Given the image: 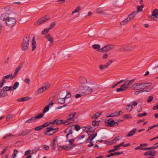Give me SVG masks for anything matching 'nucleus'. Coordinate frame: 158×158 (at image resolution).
Masks as SVG:
<instances>
[{"instance_id":"1","label":"nucleus","mask_w":158,"mask_h":158,"mask_svg":"<svg viewBox=\"0 0 158 158\" xmlns=\"http://www.w3.org/2000/svg\"><path fill=\"white\" fill-rule=\"evenodd\" d=\"M78 90L80 94H82L83 95L87 94H90L93 92V89L89 86L84 85L80 86Z\"/></svg>"},{"instance_id":"2","label":"nucleus","mask_w":158,"mask_h":158,"mask_svg":"<svg viewBox=\"0 0 158 158\" xmlns=\"http://www.w3.org/2000/svg\"><path fill=\"white\" fill-rule=\"evenodd\" d=\"M30 37L28 34H25L24 35L21 44L22 49H27L29 48Z\"/></svg>"},{"instance_id":"3","label":"nucleus","mask_w":158,"mask_h":158,"mask_svg":"<svg viewBox=\"0 0 158 158\" xmlns=\"http://www.w3.org/2000/svg\"><path fill=\"white\" fill-rule=\"evenodd\" d=\"M97 135V133H95V134H91L90 136L85 141L86 143H89L87 145V146L90 147L93 146L94 144L92 140Z\"/></svg>"},{"instance_id":"4","label":"nucleus","mask_w":158,"mask_h":158,"mask_svg":"<svg viewBox=\"0 0 158 158\" xmlns=\"http://www.w3.org/2000/svg\"><path fill=\"white\" fill-rule=\"evenodd\" d=\"M16 20L15 18H9L6 23V25L10 27H13L16 24Z\"/></svg>"},{"instance_id":"5","label":"nucleus","mask_w":158,"mask_h":158,"mask_svg":"<svg viewBox=\"0 0 158 158\" xmlns=\"http://www.w3.org/2000/svg\"><path fill=\"white\" fill-rule=\"evenodd\" d=\"M96 12L97 13L100 14L104 15H109V14L106 12V10L104 7L102 6L96 9Z\"/></svg>"},{"instance_id":"6","label":"nucleus","mask_w":158,"mask_h":158,"mask_svg":"<svg viewBox=\"0 0 158 158\" xmlns=\"http://www.w3.org/2000/svg\"><path fill=\"white\" fill-rule=\"evenodd\" d=\"M131 88L133 90L143 89V84L142 83H134L131 86Z\"/></svg>"},{"instance_id":"7","label":"nucleus","mask_w":158,"mask_h":158,"mask_svg":"<svg viewBox=\"0 0 158 158\" xmlns=\"http://www.w3.org/2000/svg\"><path fill=\"white\" fill-rule=\"evenodd\" d=\"M41 118L40 116L38 114L36 116L31 118L25 122V123H27L29 124L31 123L35 122L37 119Z\"/></svg>"},{"instance_id":"8","label":"nucleus","mask_w":158,"mask_h":158,"mask_svg":"<svg viewBox=\"0 0 158 158\" xmlns=\"http://www.w3.org/2000/svg\"><path fill=\"white\" fill-rule=\"evenodd\" d=\"M134 79H132L130 80H127L125 81V83L122 85L126 89L128 88V86H129L132 84L135 81Z\"/></svg>"},{"instance_id":"9","label":"nucleus","mask_w":158,"mask_h":158,"mask_svg":"<svg viewBox=\"0 0 158 158\" xmlns=\"http://www.w3.org/2000/svg\"><path fill=\"white\" fill-rule=\"evenodd\" d=\"M117 48L115 47V46L112 44H109L105 46L104 47L100 48L98 49H112Z\"/></svg>"},{"instance_id":"10","label":"nucleus","mask_w":158,"mask_h":158,"mask_svg":"<svg viewBox=\"0 0 158 158\" xmlns=\"http://www.w3.org/2000/svg\"><path fill=\"white\" fill-rule=\"evenodd\" d=\"M106 124L108 126L113 127L114 126V121L112 118L109 119L107 121Z\"/></svg>"},{"instance_id":"11","label":"nucleus","mask_w":158,"mask_h":158,"mask_svg":"<svg viewBox=\"0 0 158 158\" xmlns=\"http://www.w3.org/2000/svg\"><path fill=\"white\" fill-rule=\"evenodd\" d=\"M8 14L7 13H4L2 14L0 17V19L2 21H6V23L8 19H9Z\"/></svg>"},{"instance_id":"12","label":"nucleus","mask_w":158,"mask_h":158,"mask_svg":"<svg viewBox=\"0 0 158 158\" xmlns=\"http://www.w3.org/2000/svg\"><path fill=\"white\" fill-rule=\"evenodd\" d=\"M31 131V130H25L23 131L19 135V136H23L30 133Z\"/></svg>"},{"instance_id":"13","label":"nucleus","mask_w":158,"mask_h":158,"mask_svg":"<svg viewBox=\"0 0 158 158\" xmlns=\"http://www.w3.org/2000/svg\"><path fill=\"white\" fill-rule=\"evenodd\" d=\"M156 153L155 151H150L145 152L144 154V155L147 156H155Z\"/></svg>"},{"instance_id":"14","label":"nucleus","mask_w":158,"mask_h":158,"mask_svg":"<svg viewBox=\"0 0 158 158\" xmlns=\"http://www.w3.org/2000/svg\"><path fill=\"white\" fill-rule=\"evenodd\" d=\"M58 137L56 136L54 138L53 143H52V148L55 150L57 146L58 141H57Z\"/></svg>"},{"instance_id":"15","label":"nucleus","mask_w":158,"mask_h":158,"mask_svg":"<svg viewBox=\"0 0 158 158\" xmlns=\"http://www.w3.org/2000/svg\"><path fill=\"white\" fill-rule=\"evenodd\" d=\"M49 109V106H47L44 108L43 111V113L39 114V115L40 116L41 118H42L44 116V113L46 112H47L48 111Z\"/></svg>"},{"instance_id":"16","label":"nucleus","mask_w":158,"mask_h":158,"mask_svg":"<svg viewBox=\"0 0 158 158\" xmlns=\"http://www.w3.org/2000/svg\"><path fill=\"white\" fill-rule=\"evenodd\" d=\"M137 13V12L136 11H133L128 15L127 18L130 21L131 19H133L135 16L136 15Z\"/></svg>"},{"instance_id":"17","label":"nucleus","mask_w":158,"mask_h":158,"mask_svg":"<svg viewBox=\"0 0 158 158\" xmlns=\"http://www.w3.org/2000/svg\"><path fill=\"white\" fill-rule=\"evenodd\" d=\"M14 77H14L13 74L11 73L8 75L4 76L3 77V79H8L10 78V80H12Z\"/></svg>"},{"instance_id":"18","label":"nucleus","mask_w":158,"mask_h":158,"mask_svg":"<svg viewBox=\"0 0 158 158\" xmlns=\"http://www.w3.org/2000/svg\"><path fill=\"white\" fill-rule=\"evenodd\" d=\"M22 67V65L20 64L16 68V69L15 72L13 74L14 77H15L17 75L19 72L20 70V69Z\"/></svg>"},{"instance_id":"19","label":"nucleus","mask_w":158,"mask_h":158,"mask_svg":"<svg viewBox=\"0 0 158 158\" xmlns=\"http://www.w3.org/2000/svg\"><path fill=\"white\" fill-rule=\"evenodd\" d=\"M46 38L50 42V44H52L54 42L52 36L49 34H48L46 36Z\"/></svg>"},{"instance_id":"20","label":"nucleus","mask_w":158,"mask_h":158,"mask_svg":"<svg viewBox=\"0 0 158 158\" xmlns=\"http://www.w3.org/2000/svg\"><path fill=\"white\" fill-rule=\"evenodd\" d=\"M32 49H35L36 47V44L35 40V37H33L32 38Z\"/></svg>"},{"instance_id":"21","label":"nucleus","mask_w":158,"mask_h":158,"mask_svg":"<svg viewBox=\"0 0 158 158\" xmlns=\"http://www.w3.org/2000/svg\"><path fill=\"white\" fill-rule=\"evenodd\" d=\"M63 149L66 150H70L71 149H72L74 146H76V144H74L73 145H71V146H67L66 145H63Z\"/></svg>"},{"instance_id":"22","label":"nucleus","mask_w":158,"mask_h":158,"mask_svg":"<svg viewBox=\"0 0 158 158\" xmlns=\"http://www.w3.org/2000/svg\"><path fill=\"white\" fill-rule=\"evenodd\" d=\"M79 81L82 84L86 83L87 82L86 79L82 77H80L79 78Z\"/></svg>"},{"instance_id":"23","label":"nucleus","mask_w":158,"mask_h":158,"mask_svg":"<svg viewBox=\"0 0 158 158\" xmlns=\"http://www.w3.org/2000/svg\"><path fill=\"white\" fill-rule=\"evenodd\" d=\"M86 132L88 133L89 132H93L95 131V128L90 126H88L86 128Z\"/></svg>"},{"instance_id":"24","label":"nucleus","mask_w":158,"mask_h":158,"mask_svg":"<svg viewBox=\"0 0 158 158\" xmlns=\"http://www.w3.org/2000/svg\"><path fill=\"white\" fill-rule=\"evenodd\" d=\"M136 46L134 45H131L127 47L121 46L120 48H119V49H134L135 48Z\"/></svg>"},{"instance_id":"25","label":"nucleus","mask_w":158,"mask_h":158,"mask_svg":"<svg viewBox=\"0 0 158 158\" xmlns=\"http://www.w3.org/2000/svg\"><path fill=\"white\" fill-rule=\"evenodd\" d=\"M136 131V129L134 128L130 131L129 133L127 135V136L129 137L133 135Z\"/></svg>"},{"instance_id":"26","label":"nucleus","mask_w":158,"mask_h":158,"mask_svg":"<svg viewBox=\"0 0 158 158\" xmlns=\"http://www.w3.org/2000/svg\"><path fill=\"white\" fill-rule=\"evenodd\" d=\"M158 15V10L157 9H155L153 10L152 13V18L155 17L156 16Z\"/></svg>"},{"instance_id":"27","label":"nucleus","mask_w":158,"mask_h":158,"mask_svg":"<svg viewBox=\"0 0 158 158\" xmlns=\"http://www.w3.org/2000/svg\"><path fill=\"white\" fill-rule=\"evenodd\" d=\"M8 94L5 91L2 90V89H0V98L6 96Z\"/></svg>"},{"instance_id":"28","label":"nucleus","mask_w":158,"mask_h":158,"mask_svg":"<svg viewBox=\"0 0 158 158\" xmlns=\"http://www.w3.org/2000/svg\"><path fill=\"white\" fill-rule=\"evenodd\" d=\"M31 99L29 97H26L22 98H21L18 99L17 101L19 102H24L26 101H28Z\"/></svg>"},{"instance_id":"29","label":"nucleus","mask_w":158,"mask_h":158,"mask_svg":"<svg viewBox=\"0 0 158 158\" xmlns=\"http://www.w3.org/2000/svg\"><path fill=\"white\" fill-rule=\"evenodd\" d=\"M120 147V145H117L116 146H115L114 147V148L113 149H111V150H109L108 151V152L110 153L111 152H114L116 151Z\"/></svg>"},{"instance_id":"30","label":"nucleus","mask_w":158,"mask_h":158,"mask_svg":"<svg viewBox=\"0 0 158 158\" xmlns=\"http://www.w3.org/2000/svg\"><path fill=\"white\" fill-rule=\"evenodd\" d=\"M130 21L127 18V19H125L123 21L120 22V24L121 25H124L128 23Z\"/></svg>"},{"instance_id":"31","label":"nucleus","mask_w":158,"mask_h":158,"mask_svg":"<svg viewBox=\"0 0 158 158\" xmlns=\"http://www.w3.org/2000/svg\"><path fill=\"white\" fill-rule=\"evenodd\" d=\"M143 89L151 86L152 84L151 83H143Z\"/></svg>"},{"instance_id":"32","label":"nucleus","mask_w":158,"mask_h":158,"mask_svg":"<svg viewBox=\"0 0 158 158\" xmlns=\"http://www.w3.org/2000/svg\"><path fill=\"white\" fill-rule=\"evenodd\" d=\"M12 87V86H6L2 88V90L5 91H11V89Z\"/></svg>"},{"instance_id":"33","label":"nucleus","mask_w":158,"mask_h":158,"mask_svg":"<svg viewBox=\"0 0 158 158\" xmlns=\"http://www.w3.org/2000/svg\"><path fill=\"white\" fill-rule=\"evenodd\" d=\"M42 21H43V22L44 23L50 19V18L48 16L45 15L43 18H42Z\"/></svg>"},{"instance_id":"34","label":"nucleus","mask_w":158,"mask_h":158,"mask_svg":"<svg viewBox=\"0 0 158 158\" xmlns=\"http://www.w3.org/2000/svg\"><path fill=\"white\" fill-rule=\"evenodd\" d=\"M58 102L60 104H64L65 103V100L63 98H60L57 99Z\"/></svg>"},{"instance_id":"35","label":"nucleus","mask_w":158,"mask_h":158,"mask_svg":"<svg viewBox=\"0 0 158 158\" xmlns=\"http://www.w3.org/2000/svg\"><path fill=\"white\" fill-rule=\"evenodd\" d=\"M101 114V113L100 112H97L95 113V114L93 115L92 117L91 118H93L96 119L98 118Z\"/></svg>"},{"instance_id":"36","label":"nucleus","mask_w":158,"mask_h":158,"mask_svg":"<svg viewBox=\"0 0 158 158\" xmlns=\"http://www.w3.org/2000/svg\"><path fill=\"white\" fill-rule=\"evenodd\" d=\"M126 89L123 85H122L121 86V87L119 88H118L116 90V91L118 92L119 91H125Z\"/></svg>"},{"instance_id":"37","label":"nucleus","mask_w":158,"mask_h":158,"mask_svg":"<svg viewBox=\"0 0 158 158\" xmlns=\"http://www.w3.org/2000/svg\"><path fill=\"white\" fill-rule=\"evenodd\" d=\"M45 91L44 89V88L42 87L41 88H39L37 91V93L38 94H39L40 93H43Z\"/></svg>"},{"instance_id":"38","label":"nucleus","mask_w":158,"mask_h":158,"mask_svg":"<svg viewBox=\"0 0 158 158\" xmlns=\"http://www.w3.org/2000/svg\"><path fill=\"white\" fill-rule=\"evenodd\" d=\"M80 6L77 7L76 9L72 12L71 15H72L74 13L79 12L80 10Z\"/></svg>"},{"instance_id":"39","label":"nucleus","mask_w":158,"mask_h":158,"mask_svg":"<svg viewBox=\"0 0 158 158\" xmlns=\"http://www.w3.org/2000/svg\"><path fill=\"white\" fill-rule=\"evenodd\" d=\"M73 133V130H72V128H71L70 129H69V132L67 134V135L66 136V139H66V142H67L68 141V139L69 138V136L70 135L72 134Z\"/></svg>"},{"instance_id":"40","label":"nucleus","mask_w":158,"mask_h":158,"mask_svg":"<svg viewBox=\"0 0 158 158\" xmlns=\"http://www.w3.org/2000/svg\"><path fill=\"white\" fill-rule=\"evenodd\" d=\"M137 12H140L142 11L143 8L144 7V5L142 4L141 6H137Z\"/></svg>"},{"instance_id":"41","label":"nucleus","mask_w":158,"mask_h":158,"mask_svg":"<svg viewBox=\"0 0 158 158\" xmlns=\"http://www.w3.org/2000/svg\"><path fill=\"white\" fill-rule=\"evenodd\" d=\"M19 85V83L18 82H15L12 87L13 88V90H15L18 87Z\"/></svg>"},{"instance_id":"42","label":"nucleus","mask_w":158,"mask_h":158,"mask_svg":"<svg viewBox=\"0 0 158 158\" xmlns=\"http://www.w3.org/2000/svg\"><path fill=\"white\" fill-rule=\"evenodd\" d=\"M133 109V106L131 105H127L126 108V110L128 112L131 111Z\"/></svg>"},{"instance_id":"43","label":"nucleus","mask_w":158,"mask_h":158,"mask_svg":"<svg viewBox=\"0 0 158 158\" xmlns=\"http://www.w3.org/2000/svg\"><path fill=\"white\" fill-rule=\"evenodd\" d=\"M158 147V145H157L156 146H153L148 148H144V150H147L150 149H153L157 148Z\"/></svg>"},{"instance_id":"44","label":"nucleus","mask_w":158,"mask_h":158,"mask_svg":"<svg viewBox=\"0 0 158 158\" xmlns=\"http://www.w3.org/2000/svg\"><path fill=\"white\" fill-rule=\"evenodd\" d=\"M50 29L48 28L44 29L41 32V34L42 35H45L47 34L49 31Z\"/></svg>"},{"instance_id":"45","label":"nucleus","mask_w":158,"mask_h":158,"mask_svg":"<svg viewBox=\"0 0 158 158\" xmlns=\"http://www.w3.org/2000/svg\"><path fill=\"white\" fill-rule=\"evenodd\" d=\"M76 114V112H74L72 113V114H70L69 115V118L70 119V120L73 119L75 115Z\"/></svg>"},{"instance_id":"46","label":"nucleus","mask_w":158,"mask_h":158,"mask_svg":"<svg viewBox=\"0 0 158 158\" xmlns=\"http://www.w3.org/2000/svg\"><path fill=\"white\" fill-rule=\"evenodd\" d=\"M68 141H69V142L70 144V146L73 145L74 144H73V143L75 141V139H68Z\"/></svg>"},{"instance_id":"47","label":"nucleus","mask_w":158,"mask_h":158,"mask_svg":"<svg viewBox=\"0 0 158 158\" xmlns=\"http://www.w3.org/2000/svg\"><path fill=\"white\" fill-rule=\"evenodd\" d=\"M18 153V151L17 149H15L14 151V152L12 155V158H15L16 156V154Z\"/></svg>"},{"instance_id":"48","label":"nucleus","mask_w":158,"mask_h":158,"mask_svg":"<svg viewBox=\"0 0 158 158\" xmlns=\"http://www.w3.org/2000/svg\"><path fill=\"white\" fill-rule=\"evenodd\" d=\"M42 19V18L40 19L39 20H38L37 21V22L36 23H35V25H40L43 23V22Z\"/></svg>"},{"instance_id":"49","label":"nucleus","mask_w":158,"mask_h":158,"mask_svg":"<svg viewBox=\"0 0 158 158\" xmlns=\"http://www.w3.org/2000/svg\"><path fill=\"white\" fill-rule=\"evenodd\" d=\"M120 139L119 136H118L116 137L112 140V143H116V142L118 140Z\"/></svg>"},{"instance_id":"50","label":"nucleus","mask_w":158,"mask_h":158,"mask_svg":"<svg viewBox=\"0 0 158 158\" xmlns=\"http://www.w3.org/2000/svg\"><path fill=\"white\" fill-rule=\"evenodd\" d=\"M50 84L49 83H47L45 84V85L43 86L42 87L44 89V90H46L49 88V87H50Z\"/></svg>"},{"instance_id":"51","label":"nucleus","mask_w":158,"mask_h":158,"mask_svg":"<svg viewBox=\"0 0 158 158\" xmlns=\"http://www.w3.org/2000/svg\"><path fill=\"white\" fill-rule=\"evenodd\" d=\"M92 47L95 49H98L100 47V46L99 44H94L92 46Z\"/></svg>"},{"instance_id":"52","label":"nucleus","mask_w":158,"mask_h":158,"mask_svg":"<svg viewBox=\"0 0 158 158\" xmlns=\"http://www.w3.org/2000/svg\"><path fill=\"white\" fill-rule=\"evenodd\" d=\"M111 153V155H112V156H114L116 155H120V154H122L123 153V152H115L114 153Z\"/></svg>"},{"instance_id":"53","label":"nucleus","mask_w":158,"mask_h":158,"mask_svg":"<svg viewBox=\"0 0 158 158\" xmlns=\"http://www.w3.org/2000/svg\"><path fill=\"white\" fill-rule=\"evenodd\" d=\"M148 17L149 18H150L151 19L155 21H158V15L156 16L155 17L152 18V16H148Z\"/></svg>"},{"instance_id":"54","label":"nucleus","mask_w":158,"mask_h":158,"mask_svg":"<svg viewBox=\"0 0 158 158\" xmlns=\"http://www.w3.org/2000/svg\"><path fill=\"white\" fill-rule=\"evenodd\" d=\"M56 25V23L55 22H52L50 25L49 28V29H51L53 28Z\"/></svg>"},{"instance_id":"55","label":"nucleus","mask_w":158,"mask_h":158,"mask_svg":"<svg viewBox=\"0 0 158 158\" xmlns=\"http://www.w3.org/2000/svg\"><path fill=\"white\" fill-rule=\"evenodd\" d=\"M92 124L94 126H96L99 125V122L98 121H94L92 122Z\"/></svg>"},{"instance_id":"56","label":"nucleus","mask_w":158,"mask_h":158,"mask_svg":"<svg viewBox=\"0 0 158 158\" xmlns=\"http://www.w3.org/2000/svg\"><path fill=\"white\" fill-rule=\"evenodd\" d=\"M99 68L100 70H102L106 68V67L105 65L100 64L99 66Z\"/></svg>"},{"instance_id":"57","label":"nucleus","mask_w":158,"mask_h":158,"mask_svg":"<svg viewBox=\"0 0 158 158\" xmlns=\"http://www.w3.org/2000/svg\"><path fill=\"white\" fill-rule=\"evenodd\" d=\"M43 128L42 126L41 125V126H38V127H35L34 129L35 131H39L41 130V129H42Z\"/></svg>"},{"instance_id":"58","label":"nucleus","mask_w":158,"mask_h":158,"mask_svg":"<svg viewBox=\"0 0 158 158\" xmlns=\"http://www.w3.org/2000/svg\"><path fill=\"white\" fill-rule=\"evenodd\" d=\"M13 135L11 133L6 134L5 136L3 137V139H5L7 138H10L11 136H13Z\"/></svg>"},{"instance_id":"59","label":"nucleus","mask_w":158,"mask_h":158,"mask_svg":"<svg viewBox=\"0 0 158 158\" xmlns=\"http://www.w3.org/2000/svg\"><path fill=\"white\" fill-rule=\"evenodd\" d=\"M53 127L52 126H50L47 128V131L48 133L49 132L53 131Z\"/></svg>"},{"instance_id":"60","label":"nucleus","mask_w":158,"mask_h":158,"mask_svg":"<svg viewBox=\"0 0 158 158\" xmlns=\"http://www.w3.org/2000/svg\"><path fill=\"white\" fill-rule=\"evenodd\" d=\"M6 81L4 79H2L0 83V88L2 87L4 84L6 82Z\"/></svg>"},{"instance_id":"61","label":"nucleus","mask_w":158,"mask_h":158,"mask_svg":"<svg viewBox=\"0 0 158 158\" xmlns=\"http://www.w3.org/2000/svg\"><path fill=\"white\" fill-rule=\"evenodd\" d=\"M153 99V97L152 96H151L148 97L147 102L148 103L151 102Z\"/></svg>"},{"instance_id":"62","label":"nucleus","mask_w":158,"mask_h":158,"mask_svg":"<svg viewBox=\"0 0 158 158\" xmlns=\"http://www.w3.org/2000/svg\"><path fill=\"white\" fill-rule=\"evenodd\" d=\"M113 62V61L112 60H110L108 61V62L106 63L105 66H106V68H108L109 65L110 64H111Z\"/></svg>"},{"instance_id":"63","label":"nucleus","mask_w":158,"mask_h":158,"mask_svg":"<svg viewBox=\"0 0 158 158\" xmlns=\"http://www.w3.org/2000/svg\"><path fill=\"white\" fill-rule=\"evenodd\" d=\"M30 79L29 78H27L24 80V82L27 84L29 85L30 84Z\"/></svg>"},{"instance_id":"64","label":"nucleus","mask_w":158,"mask_h":158,"mask_svg":"<svg viewBox=\"0 0 158 158\" xmlns=\"http://www.w3.org/2000/svg\"><path fill=\"white\" fill-rule=\"evenodd\" d=\"M50 124H51L50 122H47L45 123L43 125H42V126L43 128H44V127H47V126H48V125H49Z\"/></svg>"}]
</instances>
